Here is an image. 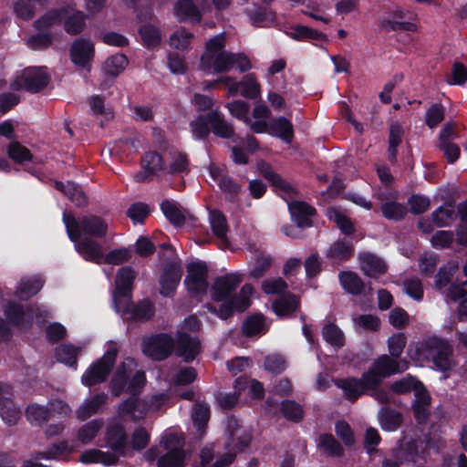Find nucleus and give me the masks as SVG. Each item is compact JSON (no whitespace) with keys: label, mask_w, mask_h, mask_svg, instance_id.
<instances>
[{"label":"nucleus","mask_w":467,"mask_h":467,"mask_svg":"<svg viewBox=\"0 0 467 467\" xmlns=\"http://www.w3.org/2000/svg\"><path fill=\"white\" fill-rule=\"evenodd\" d=\"M161 444L169 451L158 460V467H183L185 453L181 449L182 442L174 433L165 434Z\"/></svg>","instance_id":"13"},{"label":"nucleus","mask_w":467,"mask_h":467,"mask_svg":"<svg viewBox=\"0 0 467 467\" xmlns=\"http://www.w3.org/2000/svg\"><path fill=\"white\" fill-rule=\"evenodd\" d=\"M55 187L57 190L67 195L69 200L75 204L81 206L86 204L87 199L82 189L74 183L73 182H67L64 184L61 182H55Z\"/></svg>","instance_id":"32"},{"label":"nucleus","mask_w":467,"mask_h":467,"mask_svg":"<svg viewBox=\"0 0 467 467\" xmlns=\"http://www.w3.org/2000/svg\"><path fill=\"white\" fill-rule=\"evenodd\" d=\"M135 368L136 363L132 358L126 359V361L119 368L112 379V391L115 395H119L125 389L134 394L144 386L146 379L142 371H136L127 386V380L130 374L135 369Z\"/></svg>","instance_id":"7"},{"label":"nucleus","mask_w":467,"mask_h":467,"mask_svg":"<svg viewBox=\"0 0 467 467\" xmlns=\"http://www.w3.org/2000/svg\"><path fill=\"white\" fill-rule=\"evenodd\" d=\"M77 251L85 260L97 264L120 265L131 258V252L125 247L114 249L105 255L101 245L91 239L78 243Z\"/></svg>","instance_id":"4"},{"label":"nucleus","mask_w":467,"mask_h":467,"mask_svg":"<svg viewBox=\"0 0 467 467\" xmlns=\"http://www.w3.org/2000/svg\"><path fill=\"white\" fill-rule=\"evenodd\" d=\"M7 154L16 163H23L32 160L30 150L17 141H13L8 145Z\"/></svg>","instance_id":"50"},{"label":"nucleus","mask_w":467,"mask_h":467,"mask_svg":"<svg viewBox=\"0 0 467 467\" xmlns=\"http://www.w3.org/2000/svg\"><path fill=\"white\" fill-rule=\"evenodd\" d=\"M242 277L239 274L233 273L215 280L211 289V296L213 301L210 306H215L217 310L223 304L231 302V294L241 284Z\"/></svg>","instance_id":"12"},{"label":"nucleus","mask_w":467,"mask_h":467,"mask_svg":"<svg viewBox=\"0 0 467 467\" xmlns=\"http://www.w3.org/2000/svg\"><path fill=\"white\" fill-rule=\"evenodd\" d=\"M337 386L340 388L344 395L351 400H356L358 397L362 395L364 390V386L362 382L358 379H339L336 382Z\"/></svg>","instance_id":"38"},{"label":"nucleus","mask_w":467,"mask_h":467,"mask_svg":"<svg viewBox=\"0 0 467 467\" xmlns=\"http://www.w3.org/2000/svg\"><path fill=\"white\" fill-rule=\"evenodd\" d=\"M43 283L40 277L23 279L16 289V294L21 298L27 299L42 288Z\"/></svg>","instance_id":"40"},{"label":"nucleus","mask_w":467,"mask_h":467,"mask_svg":"<svg viewBox=\"0 0 467 467\" xmlns=\"http://www.w3.org/2000/svg\"><path fill=\"white\" fill-rule=\"evenodd\" d=\"M65 223L68 237L75 242V246L86 239L103 238L109 231V223L104 219L96 215H87L79 219L64 213Z\"/></svg>","instance_id":"3"},{"label":"nucleus","mask_w":467,"mask_h":467,"mask_svg":"<svg viewBox=\"0 0 467 467\" xmlns=\"http://www.w3.org/2000/svg\"><path fill=\"white\" fill-rule=\"evenodd\" d=\"M193 0H178L174 5V15L180 21H200V13L192 3Z\"/></svg>","instance_id":"31"},{"label":"nucleus","mask_w":467,"mask_h":467,"mask_svg":"<svg viewBox=\"0 0 467 467\" xmlns=\"http://www.w3.org/2000/svg\"><path fill=\"white\" fill-rule=\"evenodd\" d=\"M288 209L292 219L299 227L311 225V218L315 214V209L304 202H292L288 203Z\"/></svg>","instance_id":"24"},{"label":"nucleus","mask_w":467,"mask_h":467,"mask_svg":"<svg viewBox=\"0 0 467 467\" xmlns=\"http://www.w3.org/2000/svg\"><path fill=\"white\" fill-rule=\"evenodd\" d=\"M382 213L388 219H401L407 213L406 207L398 202H386L381 207Z\"/></svg>","instance_id":"62"},{"label":"nucleus","mask_w":467,"mask_h":467,"mask_svg":"<svg viewBox=\"0 0 467 467\" xmlns=\"http://www.w3.org/2000/svg\"><path fill=\"white\" fill-rule=\"evenodd\" d=\"M101 427L102 423L99 420H91L88 422L79 429L78 432V440L83 444L90 442L99 431Z\"/></svg>","instance_id":"53"},{"label":"nucleus","mask_w":467,"mask_h":467,"mask_svg":"<svg viewBox=\"0 0 467 467\" xmlns=\"http://www.w3.org/2000/svg\"><path fill=\"white\" fill-rule=\"evenodd\" d=\"M341 286L352 295L361 294L364 290V284L359 276L351 271H344L338 275Z\"/></svg>","instance_id":"34"},{"label":"nucleus","mask_w":467,"mask_h":467,"mask_svg":"<svg viewBox=\"0 0 467 467\" xmlns=\"http://www.w3.org/2000/svg\"><path fill=\"white\" fill-rule=\"evenodd\" d=\"M135 279V274L130 267H121L116 275L113 301L118 313L124 314L130 307L131 285Z\"/></svg>","instance_id":"8"},{"label":"nucleus","mask_w":467,"mask_h":467,"mask_svg":"<svg viewBox=\"0 0 467 467\" xmlns=\"http://www.w3.org/2000/svg\"><path fill=\"white\" fill-rule=\"evenodd\" d=\"M182 277V265L179 261H172L166 265L160 278L161 294L169 296L175 290Z\"/></svg>","instance_id":"21"},{"label":"nucleus","mask_w":467,"mask_h":467,"mask_svg":"<svg viewBox=\"0 0 467 467\" xmlns=\"http://www.w3.org/2000/svg\"><path fill=\"white\" fill-rule=\"evenodd\" d=\"M192 420L194 427L199 431V435L202 436L204 432V427L210 417V410L208 405L204 403H197L192 409Z\"/></svg>","instance_id":"43"},{"label":"nucleus","mask_w":467,"mask_h":467,"mask_svg":"<svg viewBox=\"0 0 467 467\" xmlns=\"http://www.w3.org/2000/svg\"><path fill=\"white\" fill-rule=\"evenodd\" d=\"M165 174H175L187 171L188 161L186 156L176 149L164 150Z\"/></svg>","instance_id":"25"},{"label":"nucleus","mask_w":467,"mask_h":467,"mask_svg":"<svg viewBox=\"0 0 467 467\" xmlns=\"http://www.w3.org/2000/svg\"><path fill=\"white\" fill-rule=\"evenodd\" d=\"M246 336H255L265 332V321L262 316L256 315L247 318L243 325Z\"/></svg>","instance_id":"56"},{"label":"nucleus","mask_w":467,"mask_h":467,"mask_svg":"<svg viewBox=\"0 0 467 467\" xmlns=\"http://www.w3.org/2000/svg\"><path fill=\"white\" fill-rule=\"evenodd\" d=\"M327 214L329 220L337 223L344 234H350L354 232V226L350 220L338 209L329 208L327 211Z\"/></svg>","instance_id":"47"},{"label":"nucleus","mask_w":467,"mask_h":467,"mask_svg":"<svg viewBox=\"0 0 467 467\" xmlns=\"http://www.w3.org/2000/svg\"><path fill=\"white\" fill-rule=\"evenodd\" d=\"M94 55V44L88 39L78 38L71 45L70 59L78 67L89 68Z\"/></svg>","instance_id":"19"},{"label":"nucleus","mask_w":467,"mask_h":467,"mask_svg":"<svg viewBox=\"0 0 467 467\" xmlns=\"http://www.w3.org/2000/svg\"><path fill=\"white\" fill-rule=\"evenodd\" d=\"M361 269L369 277L377 278L387 271L386 264L378 256L372 254H362L360 255Z\"/></svg>","instance_id":"26"},{"label":"nucleus","mask_w":467,"mask_h":467,"mask_svg":"<svg viewBox=\"0 0 467 467\" xmlns=\"http://www.w3.org/2000/svg\"><path fill=\"white\" fill-rule=\"evenodd\" d=\"M407 344V337L403 333H395L388 338V348L390 357L400 358Z\"/></svg>","instance_id":"54"},{"label":"nucleus","mask_w":467,"mask_h":467,"mask_svg":"<svg viewBox=\"0 0 467 467\" xmlns=\"http://www.w3.org/2000/svg\"><path fill=\"white\" fill-rule=\"evenodd\" d=\"M0 417L9 424H16L21 417V410L11 400L9 386L0 383Z\"/></svg>","instance_id":"20"},{"label":"nucleus","mask_w":467,"mask_h":467,"mask_svg":"<svg viewBox=\"0 0 467 467\" xmlns=\"http://www.w3.org/2000/svg\"><path fill=\"white\" fill-rule=\"evenodd\" d=\"M165 174V153L147 152L142 160V170L135 175L138 182H146Z\"/></svg>","instance_id":"15"},{"label":"nucleus","mask_w":467,"mask_h":467,"mask_svg":"<svg viewBox=\"0 0 467 467\" xmlns=\"http://www.w3.org/2000/svg\"><path fill=\"white\" fill-rule=\"evenodd\" d=\"M140 33L147 46H155L161 42V31L158 27L152 25H145L141 26Z\"/></svg>","instance_id":"59"},{"label":"nucleus","mask_w":467,"mask_h":467,"mask_svg":"<svg viewBox=\"0 0 467 467\" xmlns=\"http://www.w3.org/2000/svg\"><path fill=\"white\" fill-rule=\"evenodd\" d=\"M324 339L335 348H340L345 344L343 331L335 324H327L323 327Z\"/></svg>","instance_id":"46"},{"label":"nucleus","mask_w":467,"mask_h":467,"mask_svg":"<svg viewBox=\"0 0 467 467\" xmlns=\"http://www.w3.org/2000/svg\"><path fill=\"white\" fill-rule=\"evenodd\" d=\"M420 382L413 377L408 376L400 380L395 381L391 385V389L397 394H404L410 390H415Z\"/></svg>","instance_id":"63"},{"label":"nucleus","mask_w":467,"mask_h":467,"mask_svg":"<svg viewBox=\"0 0 467 467\" xmlns=\"http://www.w3.org/2000/svg\"><path fill=\"white\" fill-rule=\"evenodd\" d=\"M161 211L165 217L173 224L181 225L184 223V215L175 203L165 201L161 203Z\"/></svg>","instance_id":"55"},{"label":"nucleus","mask_w":467,"mask_h":467,"mask_svg":"<svg viewBox=\"0 0 467 467\" xmlns=\"http://www.w3.org/2000/svg\"><path fill=\"white\" fill-rule=\"evenodd\" d=\"M80 461L83 463H102L104 465H112L118 462V456L110 452H105L99 450H88L82 453Z\"/></svg>","instance_id":"35"},{"label":"nucleus","mask_w":467,"mask_h":467,"mask_svg":"<svg viewBox=\"0 0 467 467\" xmlns=\"http://www.w3.org/2000/svg\"><path fill=\"white\" fill-rule=\"evenodd\" d=\"M299 301L293 295H286L273 303L274 312L280 317H285L294 312L298 306Z\"/></svg>","instance_id":"39"},{"label":"nucleus","mask_w":467,"mask_h":467,"mask_svg":"<svg viewBox=\"0 0 467 467\" xmlns=\"http://www.w3.org/2000/svg\"><path fill=\"white\" fill-rule=\"evenodd\" d=\"M210 174L216 181L220 188L230 194H235L240 190V186L232 182L226 175L223 174L222 171L214 166L210 167Z\"/></svg>","instance_id":"44"},{"label":"nucleus","mask_w":467,"mask_h":467,"mask_svg":"<svg viewBox=\"0 0 467 467\" xmlns=\"http://www.w3.org/2000/svg\"><path fill=\"white\" fill-rule=\"evenodd\" d=\"M27 420L33 424H42L51 417L50 409L38 404H31L26 412Z\"/></svg>","instance_id":"48"},{"label":"nucleus","mask_w":467,"mask_h":467,"mask_svg":"<svg viewBox=\"0 0 467 467\" xmlns=\"http://www.w3.org/2000/svg\"><path fill=\"white\" fill-rule=\"evenodd\" d=\"M352 248L349 244L337 241L334 243L327 252V256L333 261H342L350 257Z\"/></svg>","instance_id":"51"},{"label":"nucleus","mask_w":467,"mask_h":467,"mask_svg":"<svg viewBox=\"0 0 467 467\" xmlns=\"http://www.w3.org/2000/svg\"><path fill=\"white\" fill-rule=\"evenodd\" d=\"M49 75L43 67H27L16 76L12 83L16 90L37 92L47 86Z\"/></svg>","instance_id":"11"},{"label":"nucleus","mask_w":467,"mask_h":467,"mask_svg":"<svg viewBox=\"0 0 467 467\" xmlns=\"http://www.w3.org/2000/svg\"><path fill=\"white\" fill-rule=\"evenodd\" d=\"M272 265V258L265 254H261L250 264L249 275L253 278H260L269 271Z\"/></svg>","instance_id":"45"},{"label":"nucleus","mask_w":467,"mask_h":467,"mask_svg":"<svg viewBox=\"0 0 467 467\" xmlns=\"http://www.w3.org/2000/svg\"><path fill=\"white\" fill-rule=\"evenodd\" d=\"M447 296L454 302H462L467 300V281L454 283L450 285Z\"/></svg>","instance_id":"64"},{"label":"nucleus","mask_w":467,"mask_h":467,"mask_svg":"<svg viewBox=\"0 0 467 467\" xmlns=\"http://www.w3.org/2000/svg\"><path fill=\"white\" fill-rule=\"evenodd\" d=\"M173 348V341L168 335L161 334L144 339L143 353L156 360L166 358Z\"/></svg>","instance_id":"17"},{"label":"nucleus","mask_w":467,"mask_h":467,"mask_svg":"<svg viewBox=\"0 0 467 467\" xmlns=\"http://www.w3.org/2000/svg\"><path fill=\"white\" fill-rule=\"evenodd\" d=\"M88 105L93 114L111 119L114 117L112 109L105 104L104 98L99 95L91 96L88 99Z\"/></svg>","instance_id":"49"},{"label":"nucleus","mask_w":467,"mask_h":467,"mask_svg":"<svg viewBox=\"0 0 467 467\" xmlns=\"http://www.w3.org/2000/svg\"><path fill=\"white\" fill-rule=\"evenodd\" d=\"M107 443L116 456L125 454L126 435L121 426H115L108 431Z\"/></svg>","instance_id":"30"},{"label":"nucleus","mask_w":467,"mask_h":467,"mask_svg":"<svg viewBox=\"0 0 467 467\" xmlns=\"http://www.w3.org/2000/svg\"><path fill=\"white\" fill-rule=\"evenodd\" d=\"M209 222L213 234L221 241V245L226 246L228 225L225 216L219 211H212Z\"/></svg>","instance_id":"27"},{"label":"nucleus","mask_w":467,"mask_h":467,"mask_svg":"<svg viewBox=\"0 0 467 467\" xmlns=\"http://www.w3.org/2000/svg\"><path fill=\"white\" fill-rule=\"evenodd\" d=\"M116 356L117 348L115 345H110L104 356L93 363L83 374L82 383L92 386L104 381L115 363Z\"/></svg>","instance_id":"10"},{"label":"nucleus","mask_w":467,"mask_h":467,"mask_svg":"<svg viewBox=\"0 0 467 467\" xmlns=\"http://www.w3.org/2000/svg\"><path fill=\"white\" fill-rule=\"evenodd\" d=\"M107 395L99 394L92 398L90 400L84 403L77 411L79 419L84 420L95 414L99 409L106 403Z\"/></svg>","instance_id":"41"},{"label":"nucleus","mask_w":467,"mask_h":467,"mask_svg":"<svg viewBox=\"0 0 467 467\" xmlns=\"http://www.w3.org/2000/svg\"><path fill=\"white\" fill-rule=\"evenodd\" d=\"M254 288L251 285H244L238 296L233 297L229 304H223L217 310L215 306H207L209 311L216 314L220 318L226 319L234 314V311H244L252 302Z\"/></svg>","instance_id":"14"},{"label":"nucleus","mask_w":467,"mask_h":467,"mask_svg":"<svg viewBox=\"0 0 467 467\" xmlns=\"http://www.w3.org/2000/svg\"><path fill=\"white\" fill-rule=\"evenodd\" d=\"M226 108L232 117L242 120L256 133L267 131V122L265 120L252 121L249 117L250 106L244 100L236 99L226 104Z\"/></svg>","instance_id":"18"},{"label":"nucleus","mask_w":467,"mask_h":467,"mask_svg":"<svg viewBox=\"0 0 467 467\" xmlns=\"http://www.w3.org/2000/svg\"><path fill=\"white\" fill-rule=\"evenodd\" d=\"M397 358H390L387 355L379 357L375 363L373 368L375 371H378L383 378L388 377L391 374L400 373L409 368L410 363L405 359H396Z\"/></svg>","instance_id":"22"},{"label":"nucleus","mask_w":467,"mask_h":467,"mask_svg":"<svg viewBox=\"0 0 467 467\" xmlns=\"http://www.w3.org/2000/svg\"><path fill=\"white\" fill-rule=\"evenodd\" d=\"M417 454L415 442L401 443L394 451L391 458H387L382 462V467H400L404 461H413Z\"/></svg>","instance_id":"23"},{"label":"nucleus","mask_w":467,"mask_h":467,"mask_svg":"<svg viewBox=\"0 0 467 467\" xmlns=\"http://www.w3.org/2000/svg\"><path fill=\"white\" fill-rule=\"evenodd\" d=\"M197 373L193 368L185 367L179 368L172 376V381L175 385H186L193 382Z\"/></svg>","instance_id":"61"},{"label":"nucleus","mask_w":467,"mask_h":467,"mask_svg":"<svg viewBox=\"0 0 467 467\" xmlns=\"http://www.w3.org/2000/svg\"><path fill=\"white\" fill-rule=\"evenodd\" d=\"M127 66V57L122 54H116L105 60L102 70L106 76L116 78L124 71Z\"/></svg>","instance_id":"33"},{"label":"nucleus","mask_w":467,"mask_h":467,"mask_svg":"<svg viewBox=\"0 0 467 467\" xmlns=\"http://www.w3.org/2000/svg\"><path fill=\"white\" fill-rule=\"evenodd\" d=\"M63 17L65 20V30L71 35L80 33L85 26L84 16L81 12H74L69 14L68 11H63Z\"/></svg>","instance_id":"42"},{"label":"nucleus","mask_w":467,"mask_h":467,"mask_svg":"<svg viewBox=\"0 0 467 467\" xmlns=\"http://www.w3.org/2000/svg\"><path fill=\"white\" fill-rule=\"evenodd\" d=\"M235 389L240 392L247 389L248 394L253 399H261L264 397L265 389L263 384L254 379L238 378L235 380Z\"/></svg>","instance_id":"37"},{"label":"nucleus","mask_w":467,"mask_h":467,"mask_svg":"<svg viewBox=\"0 0 467 467\" xmlns=\"http://www.w3.org/2000/svg\"><path fill=\"white\" fill-rule=\"evenodd\" d=\"M230 437L226 444V452L221 455L212 466H206L213 459L212 451L204 449L201 453L202 467H226L231 464L237 454L244 448L248 446L251 436L246 428L240 425L236 420L228 421Z\"/></svg>","instance_id":"2"},{"label":"nucleus","mask_w":467,"mask_h":467,"mask_svg":"<svg viewBox=\"0 0 467 467\" xmlns=\"http://www.w3.org/2000/svg\"><path fill=\"white\" fill-rule=\"evenodd\" d=\"M187 276L184 284L189 293L194 296L207 291V268L202 263H192L187 267Z\"/></svg>","instance_id":"16"},{"label":"nucleus","mask_w":467,"mask_h":467,"mask_svg":"<svg viewBox=\"0 0 467 467\" xmlns=\"http://www.w3.org/2000/svg\"><path fill=\"white\" fill-rule=\"evenodd\" d=\"M409 357L416 361H432L437 368L447 370L453 365L451 348L443 339L428 337L411 344L408 349Z\"/></svg>","instance_id":"1"},{"label":"nucleus","mask_w":467,"mask_h":467,"mask_svg":"<svg viewBox=\"0 0 467 467\" xmlns=\"http://www.w3.org/2000/svg\"><path fill=\"white\" fill-rule=\"evenodd\" d=\"M5 316L9 324L24 328L34 322H41L42 317L48 316L47 309L40 306L32 307L25 312L21 306L14 302H8L4 308Z\"/></svg>","instance_id":"9"},{"label":"nucleus","mask_w":467,"mask_h":467,"mask_svg":"<svg viewBox=\"0 0 467 467\" xmlns=\"http://www.w3.org/2000/svg\"><path fill=\"white\" fill-rule=\"evenodd\" d=\"M379 423L383 430L395 431L401 423V415L396 411L383 409L379 415Z\"/></svg>","instance_id":"52"},{"label":"nucleus","mask_w":467,"mask_h":467,"mask_svg":"<svg viewBox=\"0 0 467 467\" xmlns=\"http://www.w3.org/2000/svg\"><path fill=\"white\" fill-rule=\"evenodd\" d=\"M192 36V34L185 29H179L170 36V46L176 49L184 50L189 47Z\"/></svg>","instance_id":"57"},{"label":"nucleus","mask_w":467,"mask_h":467,"mask_svg":"<svg viewBox=\"0 0 467 467\" xmlns=\"http://www.w3.org/2000/svg\"><path fill=\"white\" fill-rule=\"evenodd\" d=\"M229 57L230 53L224 50V36H215L206 43L205 51L201 57V67L217 73L227 72Z\"/></svg>","instance_id":"5"},{"label":"nucleus","mask_w":467,"mask_h":467,"mask_svg":"<svg viewBox=\"0 0 467 467\" xmlns=\"http://www.w3.org/2000/svg\"><path fill=\"white\" fill-rule=\"evenodd\" d=\"M268 133L281 138L285 142H290L294 137L293 125L285 117L274 119L270 125L267 124Z\"/></svg>","instance_id":"28"},{"label":"nucleus","mask_w":467,"mask_h":467,"mask_svg":"<svg viewBox=\"0 0 467 467\" xmlns=\"http://www.w3.org/2000/svg\"><path fill=\"white\" fill-rule=\"evenodd\" d=\"M239 91L246 99H254L260 97L261 86L254 74H247L242 78Z\"/></svg>","instance_id":"36"},{"label":"nucleus","mask_w":467,"mask_h":467,"mask_svg":"<svg viewBox=\"0 0 467 467\" xmlns=\"http://www.w3.org/2000/svg\"><path fill=\"white\" fill-rule=\"evenodd\" d=\"M317 446L330 455L337 456L342 453L341 446L330 434L321 435Z\"/></svg>","instance_id":"58"},{"label":"nucleus","mask_w":467,"mask_h":467,"mask_svg":"<svg viewBox=\"0 0 467 467\" xmlns=\"http://www.w3.org/2000/svg\"><path fill=\"white\" fill-rule=\"evenodd\" d=\"M208 118L200 115L190 123L191 131L195 139H203L209 134Z\"/></svg>","instance_id":"60"},{"label":"nucleus","mask_w":467,"mask_h":467,"mask_svg":"<svg viewBox=\"0 0 467 467\" xmlns=\"http://www.w3.org/2000/svg\"><path fill=\"white\" fill-rule=\"evenodd\" d=\"M200 327L195 317L186 318L178 330L176 353L185 361L192 360L200 352L201 345L199 340L191 335Z\"/></svg>","instance_id":"6"},{"label":"nucleus","mask_w":467,"mask_h":467,"mask_svg":"<svg viewBox=\"0 0 467 467\" xmlns=\"http://www.w3.org/2000/svg\"><path fill=\"white\" fill-rule=\"evenodd\" d=\"M208 120L215 135L224 139L231 138L234 135V130L233 125L227 122L217 110H213L208 114Z\"/></svg>","instance_id":"29"}]
</instances>
